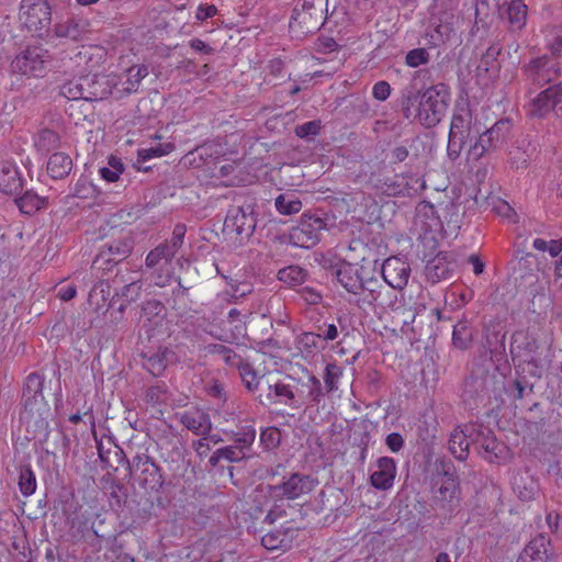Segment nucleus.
I'll return each mask as SVG.
<instances>
[{"mask_svg": "<svg viewBox=\"0 0 562 562\" xmlns=\"http://www.w3.org/2000/svg\"><path fill=\"white\" fill-rule=\"evenodd\" d=\"M140 295V283L139 281H132L122 289V299L131 304L135 302Z\"/></svg>", "mask_w": 562, "mask_h": 562, "instance_id": "603ef678", "label": "nucleus"}, {"mask_svg": "<svg viewBox=\"0 0 562 562\" xmlns=\"http://www.w3.org/2000/svg\"><path fill=\"white\" fill-rule=\"evenodd\" d=\"M20 12L29 31H46L50 25L52 9L47 0H22Z\"/></svg>", "mask_w": 562, "mask_h": 562, "instance_id": "6e6552de", "label": "nucleus"}, {"mask_svg": "<svg viewBox=\"0 0 562 562\" xmlns=\"http://www.w3.org/2000/svg\"><path fill=\"white\" fill-rule=\"evenodd\" d=\"M90 31L88 19L78 15H70L55 24L57 37H65L71 41H80Z\"/></svg>", "mask_w": 562, "mask_h": 562, "instance_id": "6ab92c4d", "label": "nucleus"}, {"mask_svg": "<svg viewBox=\"0 0 562 562\" xmlns=\"http://www.w3.org/2000/svg\"><path fill=\"white\" fill-rule=\"evenodd\" d=\"M396 467L393 459L383 457L376 462V469L371 474L372 486L378 490H389L393 486Z\"/></svg>", "mask_w": 562, "mask_h": 562, "instance_id": "5701e85b", "label": "nucleus"}, {"mask_svg": "<svg viewBox=\"0 0 562 562\" xmlns=\"http://www.w3.org/2000/svg\"><path fill=\"white\" fill-rule=\"evenodd\" d=\"M173 150V145L171 143H158L157 145H151L147 148H143V160L151 158V157H161L167 155Z\"/></svg>", "mask_w": 562, "mask_h": 562, "instance_id": "09e8293b", "label": "nucleus"}, {"mask_svg": "<svg viewBox=\"0 0 562 562\" xmlns=\"http://www.w3.org/2000/svg\"><path fill=\"white\" fill-rule=\"evenodd\" d=\"M44 376L33 372L26 376L22 403L25 411V418L34 419L35 425L47 436V416L50 412L48 403L43 395Z\"/></svg>", "mask_w": 562, "mask_h": 562, "instance_id": "39448f33", "label": "nucleus"}, {"mask_svg": "<svg viewBox=\"0 0 562 562\" xmlns=\"http://www.w3.org/2000/svg\"><path fill=\"white\" fill-rule=\"evenodd\" d=\"M434 485L438 486V496L436 498L439 502L450 505L458 503L460 494L459 481L457 475L450 472V469L439 473L434 479Z\"/></svg>", "mask_w": 562, "mask_h": 562, "instance_id": "a211bd4d", "label": "nucleus"}, {"mask_svg": "<svg viewBox=\"0 0 562 562\" xmlns=\"http://www.w3.org/2000/svg\"><path fill=\"white\" fill-rule=\"evenodd\" d=\"M318 485V480L310 474L291 473L283 477L281 484L260 486L258 495L271 498L297 499L310 495Z\"/></svg>", "mask_w": 562, "mask_h": 562, "instance_id": "423d86ee", "label": "nucleus"}, {"mask_svg": "<svg viewBox=\"0 0 562 562\" xmlns=\"http://www.w3.org/2000/svg\"><path fill=\"white\" fill-rule=\"evenodd\" d=\"M72 169L71 158L61 151L54 153L47 161V172L53 179H64Z\"/></svg>", "mask_w": 562, "mask_h": 562, "instance_id": "c85d7f7f", "label": "nucleus"}, {"mask_svg": "<svg viewBox=\"0 0 562 562\" xmlns=\"http://www.w3.org/2000/svg\"><path fill=\"white\" fill-rule=\"evenodd\" d=\"M473 445H476L480 456L491 463H502L510 458L509 448L496 439L491 430L477 427Z\"/></svg>", "mask_w": 562, "mask_h": 562, "instance_id": "1a4fd4ad", "label": "nucleus"}, {"mask_svg": "<svg viewBox=\"0 0 562 562\" xmlns=\"http://www.w3.org/2000/svg\"><path fill=\"white\" fill-rule=\"evenodd\" d=\"M217 13V8L213 4H200L195 12V19L205 21Z\"/></svg>", "mask_w": 562, "mask_h": 562, "instance_id": "13d9d810", "label": "nucleus"}, {"mask_svg": "<svg viewBox=\"0 0 562 562\" xmlns=\"http://www.w3.org/2000/svg\"><path fill=\"white\" fill-rule=\"evenodd\" d=\"M111 296V286L104 281L95 283L89 292L88 304L93 308L94 313L104 315L112 306V302L109 301Z\"/></svg>", "mask_w": 562, "mask_h": 562, "instance_id": "393cba45", "label": "nucleus"}, {"mask_svg": "<svg viewBox=\"0 0 562 562\" xmlns=\"http://www.w3.org/2000/svg\"><path fill=\"white\" fill-rule=\"evenodd\" d=\"M507 14L512 27L520 30L526 23L527 5L521 0H514L508 7Z\"/></svg>", "mask_w": 562, "mask_h": 562, "instance_id": "4c0bfd02", "label": "nucleus"}, {"mask_svg": "<svg viewBox=\"0 0 562 562\" xmlns=\"http://www.w3.org/2000/svg\"><path fill=\"white\" fill-rule=\"evenodd\" d=\"M23 189L22 176L12 161H0V191L5 194H19Z\"/></svg>", "mask_w": 562, "mask_h": 562, "instance_id": "4be33fe9", "label": "nucleus"}, {"mask_svg": "<svg viewBox=\"0 0 562 562\" xmlns=\"http://www.w3.org/2000/svg\"><path fill=\"white\" fill-rule=\"evenodd\" d=\"M548 547L549 540L540 535L529 542L522 555L531 562H548Z\"/></svg>", "mask_w": 562, "mask_h": 562, "instance_id": "7c9ffc66", "label": "nucleus"}, {"mask_svg": "<svg viewBox=\"0 0 562 562\" xmlns=\"http://www.w3.org/2000/svg\"><path fill=\"white\" fill-rule=\"evenodd\" d=\"M562 112V85H553L540 92L530 104V113L533 116H546L553 109Z\"/></svg>", "mask_w": 562, "mask_h": 562, "instance_id": "dca6fc26", "label": "nucleus"}, {"mask_svg": "<svg viewBox=\"0 0 562 562\" xmlns=\"http://www.w3.org/2000/svg\"><path fill=\"white\" fill-rule=\"evenodd\" d=\"M193 447L200 457H205L211 450V438H206L204 435L193 443Z\"/></svg>", "mask_w": 562, "mask_h": 562, "instance_id": "e2e57ef3", "label": "nucleus"}, {"mask_svg": "<svg viewBox=\"0 0 562 562\" xmlns=\"http://www.w3.org/2000/svg\"><path fill=\"white\" fill-rule=\"evenodd\" d=\"M411 266L398 257L387 258L382 266V277L393 289L403 290L408 283Z\"/></svg>", "mask_w": 562, "mask_h": 562, "instance_id": "2eb2a0df", "label": "nucleus"}, {"mask_svg": "<svg viewBox=\"0 0 562 562\" xmlns=\"http://www.w3.org/2000/svg\"><path fill=\"white\" fill-rule=\"evenodd\" d=\"M472 334L465 323H459L453 328V345L459 349H467L471 342Z\"/></svg>", "mask_w": 562, "mask_h": 562, "instance_id": "c03bdc74", "label": "nucleus"}, {"mask_svg": "<svg viewBox=\"0 0 562 562\" xmlns=\"http://www.w3.org/2000/svg\"><path fill=\"white\" fill-rule=\"evenodd\" d=\"M34 145L38 151L42 154H47L59 147L60 138L55 131L43 128L37 133L34 139Z\"/></svg>", "mask_w": 562, "mask_h": 562, "instance_id": "f704fd0d", "label": "nucleus"}, {"mask_svg": "<svg viewBox=\"0 0 562 562\" xmlns=\"http://www.w3.org/2000/svg\"><path fill=\"white\" fill-rule=\"evenodd\" d=\"M109 77L100 74L80 76L60 86V94L68 100L100 101L112 93Z\"/></svg>", "mask_w": 562, "mask_h": 562, "instance_id": "20e7f679", "label": "nucleus"}, {"mask_svg": "<svg viewBox=\"0 0 562 562\" xmlns=\"http://www.w3.org/2000/svg\"><path fill=\"white\" fill-rule=\"evenodd\" d=\"M167 349H161L147 360V370L151 375H160L167 367Z\"/></svg>", "mask_w": 562, "mask_h": 562, "instance_id": "a18cd8bd", "label": "nucleus"}, {"mask_svg": "<svg viewBox=\"0 0 562 562\" xmlns=\"http://www.w3.org/2000/svg\"><path fill=\"white\" fill-rule=\"evenodd\" d=\"M391 93V87L386 81H378L372 88L373 97L379 101H385Z\"/></svg>", "mask_w": 562, "mask_h": 562, "instance_id": "6e6d98bb", "label": "nucleus"}, {"mask_svg": "<svg viewBox=\"0 0 562 562\" xmlns=\"http://www.w3.org/2000/svg\"><path fill=\"white\" fill-rule=\"evenodd\" d=\"M143 313L147 317L148 331L165 325L166 307L160 302L148 301L145 306H143Z\"/></svg>", "mask_w": 562, "mask_h": 562, "instance_id": "c756f323", "label": "nucleus"}, {"mask_svg": "<svg viewBox=\"0 0 562 562\" xmlns=\"http://www.w3.org/2000/svg\"><path fill=\"white\" fill-rule=\"evenodd\" d=\"M514 491L521 501H530L537 494V484L529 479L528 481L520 477L514 483Z\"/></svg>", "mask_w": 562, "mask_h": 562, "instance_id": "37998d69", "label": "nucleus"}, {"mask_svg": "<svg viewBox=\"0 0 562 562\" xmlns=\"http://www.w3.org/2000/svg\"><path fill=\"white\" fill-rule=\"evenodd\" d=\"M341 375V369L335 363H328L325 368L324 381L328 391L336 389V382Z\"/></svg>", "mask_w": 562, "mask_h": 562, "instance_id": "8fccbe9b", "label": "nucleus"}, {"mask_svg": "<svg viewBox=\"0 0 562 562\" xmlns=\"http://www.w3.org/2000/svg\"><path fill=\"white\" fill-rule=\"evenodd\" d=\"M499 53V49L496 48V47H490L487 50H486V54L484 55V57L482 58L481 60V64H480V68L481 67H484L485 70H488L490 67L491 68H496L497 65H496V60H495V56Z\"/></svg>", "mask_w": 562, "mask_h": 562, "instance_id": "bf43d9fd", "label": "nucleus"}, {"mask_svg": "<svg viewBox=\"0 0 562 562\" xmlns=\"http://www.w3.org/2000/svg\"><path fill=\"white\" fill-rule=\"evenodd\" d=\"M454 269L453 260L448 252H439L430 259L425 268L427 280L437 283L449 278Z\"/></svg>", "mask_w": 562, "mask_h": 562, "instance_id": "412c9836", "label": "nucleus"}, {"mask_svg": "<svg viewBox=\"0 0 562 562\" xmlns=\"http://www.w3.org/2000/svg\"><path fill=\"white\" fill-rule=\"evenodd\" d=\"M552 345L553 336L548 330H538L531 334L519 331L512 337L510 352L521 362L543 368L549 366L554 357Z\"/></svg>", "mask_w": 562, "mask_h": 562, "instance_id": "f03ea898", "label": "nucleus"}, {"mask_svg": "<svg viewBox=\"0 0 562 562\" xmlns=\"http://www.w3.org/2000/svg\"><path fill=\"white\" fill-rule=\"evenodd\" d=\"M45 53L40 47H29L11 63L13 72L42 77L46 69Z\"/></svg>", "mask_w": 562, "mask_h": 562, "instance_id": "9b49d317", "label": "nucleus"}, {"mask_svg": "<svg viewBox=\"0 0 562 562\" xmlns=\"http://www.w3.org/2000/svg\"><path fill=\"white\" fill-rule=\"evenodd\" d=\"M255 227L254 217L241 207L232 209L224 221V232L236 235L240 241L250 237Z\"/></svg>", "mask_w": 562, "mask_h": 562, "instance_id": "ddd939ff", "label": "nucleus"}, {"mask_svg": "<svg viewBox=\"0 0 562 562\" xmlns=\"http://www.w3.org/2000/svg\"><path fill=\"white\" fill-rule=\"evenodd\" d=\"M429 61V53L425 48H415L406 54L405 63L407 66L415 68Z\"/></svg>", "mask_w": 562, "mask_h": 562, "instance_id": "49530a36", "label": "nucleus"}, {"mask_svg": "<svg viewBox=\"0 0 562 562\" xmlns=\"http://www.w3.org/2000/svg\"><path fill=\"white\" fill-rule=\"evenodd\" d=\"M108 166L115 171V173L117 176H120L121 173L124 172V166H123V162L121 160V158L119 157H115V156H110L109 159H108Z\"/></svg>", "mask_w": 562, "mask_h": 562, "instance_id": "774afa93", "label": "nucleus"}, {"mask_svg": "<svg viewBox=\"0 0 562 562\" xmlns=\"http://www.w3.org/2000/svg\"><path fill=\"white\" fill-rule=\"evenodd\" d=\"M173 250L172 247L168 244H161L158 247H156L154 250H151L147 257H146V265L149 268L154 267H169L170 261L173 257Z\"/></svg>", "mask_w": 562, "mask_h": 562, "instance_id": "473e14b6", "label": "nucleus"}, {"mask_svg": "<svg viewBox=\"0 0 562 562\" xmlns=\"http://www.w3.org/2000/svg\"><path fill=\"white\" fill-rule=\"evenodd\" d=\"M15 203L22 213L31 215L45 207L47 199L40 196L32 190H27L23 195L15 199Z\"/></svg>", "mask_w": 562, "mask_h": 562, "instance_id": "2f4dec72", "label": "nucleus"}, {"mask_svg": "<svg viewBox=\"0 0 562 562\" xmlns=\"http://www.w3.org/2000/svg\"><path fill=\"white\" fill-rule=\"evenodd\" d=\"M214 351L224 352V360L231 366H236L239 370L240 378L249 391L257 390L260 378L248 362H243L235 353L222 345H215Z\"/></svg>", "mask_w": 562, "mask_h": 562, "instance_id": "aec40b11", "label": "nucleus"}, {"mask_svg": "<svg viewBox=\"0 0 562 562\" xmlns=\"http://www.w3.org/2000/svg\"><path fill=\"white\" fill-rule=\"evenodd\" d=\"M325 226L326 224L321 217L303 214L297 225L292 227L284 238L292 246L311 248L318 243L321 231Z\"/></svg>", "mask_w": 562, "mask_h": 562, "instance_id": "0eeeda50", "label": "nucleus"}, {"mask_svg": "<svg viewBox=\"0 0 562 562\" xmlns=\"http://www.w3.org/2000/svg\"><path fill=\"white\" fill-rule=\"evenodd\" d=\"M294 536V529H278L263 535L261 543L268 550H288L293 544Z\"/></svg>", "mask_w": 562, "mask_h": 562, "instance_id": "bb28decb", "label": "nucleus"}, {"mask_svg": "<svg viewBox=\"0 0 562 562\" xmlns=\"http://www.w3.org/2000/svg\"><path fill=\"white\" fill-rule=\"evenodd\" d=\"M321 128V124L317 121H310L295 127L296 136L303 138L307 136L317 135Z\"/></svg>", "mask_w": 562, "mask_h": 562, "instance_id": "864d4df0", "label": "nucleus"}, {"mask_svg": "<svg viewBox=\"0 0 562 562\" xmlns=\"http://www.w3.org/2000/svg\"><path fill=\"white\" fill-rule=\"evenodd\" d=\"M100 460L104 468L116 473L117 480H128L131 483L132 465L126 460L123 450L110 437H108V450L100 449Z\"/></svg>", "mask_w": 562, "mask_h": 562, "instance_id": "f8f14e48", "label": "nucleus"}, {"mask_svg": "<svg viewBox=\"0 0 562 562\" xmlns=\"http://www.w3.org/2000/svg\"><path fill=\"white\" fill-rule=\"evenodd\" d=\"M36 486V476L31 465H22L19 473V490L21 494L29 497L35 493Z\"/></svg>", "mask_w": 562, "mask_h": 562, "instance_id": "e433bc0d", "label": "nucleus"}, {"mask_svg": "<svg viewBox=\"0 0 562 562\" xmlns=\"http://www.w3.org/2000/svg\"><path fill=\"white\" fill-rule=\"evenodd\" d=\"M77 294V286L75 284H67L65 286L59 288L57 296L61 301H70L72 300Z\"/></svg>", "mask_w": 562, "mask_h": 562, "instance_id": "69168bd1", "label": "nucleus"}, {"mask_svg": "<svg viewBox=\"0 0 562 562\" xmlns=\"http://www.w3.org/2000/svg\"><path fill=\"white\" fill-rule=\"evenodd\" d=\"M277 211L282 215L296 214L302 210V202L291 193H281L274 202Z\"/></svg>", "mask_w": 562, "mask_h": 562, "instance_id": "c9c22d12", "label": "nucleus"}, {"mask_svg": "<svg viewBox=\"0 0 562 562\" xmlns=\"http://www.w3.org/2000/svg\"><path fill=\"white\" fill-rule=\"evenodd\" d=\"M256 438V430L252 426H246L240 431L235 434V445L247 457L249 456L250 448Z\"/></svg>", "mask_w": 562, "mask_h": 562, "instance_id": "a19ab883", "label": "nucleus"}, {"mask_svg": "<svg viewBox=\"0 0 562 562\" xmlns=\"http://www.w3.org/2000/svg\"><path fill=\"white\" fill-rule=\"evenodd\" d=\"M495 134L497 125L483 130L481 124L473 120L468 106L457 108L450 123L448 156L456 160L464 151L467 164L472 167L492 147Z\"/></svg>", "mask_w": 562, "mask_h": 562, "instance_id": "f257e3e1", "label": "nucleus"}, {"mask_svg": "<svg viewBox=\"0 0 562 562\" xmlns=\"http://www.w3.org/2000/svg\"><path fill=\"white\" fill-rule=\"evenodd\" d=\"M528 76L538 83L549 82L552 80L551 72L555 74L551 60L547 57H540L531 60L526 67Z\"/></svg>", "mask_w": 562, "mask_h": 562, "instance_id": "cd10ccee", "label": "nucleus"}, {"mask_svg": "<svg viewBox=\"0 0 562 562\" xmlns=\"http://www.w3.org/2000/svg\"><path fill=\"white\" fill-rule=\"evenodd\" d=\"M322 336L313 333H303L296 339L299 349L306 352H312V349L317 348Z\"/></svg>", "mask_w": 562, "mask_h": 562, "instance_id": "de8ad7c7", "label": "nucleus"}, {"mask_svg": "<svg viewBox=\"0 0 562 562\" xmlns=\"http://www.w3.org/2000/svg\"><path fill=\"white\" fill-rule=\"evenodd\" d=\"M494 210L499 216L513 222L516 221V212L506 201L498 200L494 205Z\"/></svg>", "mask_w": 562, "mask_h": 562, "instance_id": "5fc2aeb1", "label": "nucleus"}, {"mask_svg": "<svg viewBox=\"0 0 562 562\" xmlns=\"http://www.w3.org/2000/svg\"><path fill=\"white\" fill-rule=\"evenodd\" d=\"M247 456L238 449L236 446H227L217 449L210 458V463L216 465L221 460H227L229 462H238L245 459Z\"/></svg>", "mask_w": 562, "mask_h": 562, "instance_id": "58836bf2", "label": "nucleus"}, {"mask_svg": "<svg viewBox=\"0 0 562 562\" xmlns=\"http://www.w3.org/2000/svg\"><path fill=\"white\" fill-rule=\"evenodd\" d=\"M336 278L338 283L349 293H356L361 289L362 278L360 277L357 266L342 262L336 270Z\"/></svg>", "mask_w": 562, "mask_h": 562, "instance_id": "a878e982", "label": "nucleus"}, {"mask_svg": "<svg viewBox=\"0 0 562 562\" xmlns=\"http://www.w3.org/2000/svg\"><path fill=\"white\" fill-rule=\"evenodd\" d=\"M134 247L130 237L115 240L102 248L92 262L93 270H111L119 261L127 257Z\"/></svg>", "mask_w": 562, "mask_h": 562, "instance_id": "9d476101", "label": "nucleus"}, {"mask_svg": "<svg viewBox=\"0 0 562 562\" xmlns=\"http://www.w3.org/2000/svg\"><path fill=\"white\" fill-rule=\"evenodd\" d=\"M386 446L392 452L400 451L404 446V439L398 432H392L386 437Z\"/></svg>", "mask_w": 562, "mask_h": 562, "instance_id": "052dcab7", "label": "nucleus"}, {"mask_svg": "<svg viewBox=\"0 0 562 562\" xmlns=\"http://www.w3.org/2000/svg\"><path fill=\"white\" fill-rule=\"evenodd\" d=\"M305 277V271L297 266H289L286 268L281 269L278 272L279 280L289 285H296L303 283Z\"/></svg>", "mask_w": 562, "mask_h": 562, "instance_id": "ea45409f", "label": "nucleus"}, {"mask_svg": "<svg viewBox=\"0 0 562 562\" xmlns=\"http://www.w3.org/2000/svg\"><path fill=\"white\" fill-rule=\"evenodd\" d=\"M322 0H303L300 4L297 3L291 15V25L297 23L306 32L317 27L323 10Z\"/></svg>", "mask_w": 562, "mask_h": 562, "instance_id": "4468645a", "label": "nucleus"}, {"mask_svg": "<svg viewBox=\"0 0 562 562\" xmlns=\"http://www.w3.org/2000/svg\"><path fill=\"white\" fill-rule=\"evenodd\" d=\"M183 236H184L183 227L177 226L173 232L172 244H169L172 247L173 255L176 254L178 247L182 244Z\"/></svg>", "mask_w": 562, "mask_h": 562, "instance_id": "338daca9", "label": "nucleus"}, {"mask_svg": "<svg viewBox=\"0 0 562 562\" xmlns=\"http://www.w3.org/2000/svg\"><path fill=\"white\" fill-rule=\"evenodd\" d=\"M350 302L357 304L360 308L374 307L375 305H382L379 300L382 296V292L367 288L363 283L361 289L356 293L351 294Z\"/></svg>", "mask_w": 562, "mask_h": 562, "instance_id": "72a5a7b5", "label": "nucleus"}, {"mask_svg": "<svg viewBox=\"0 0 562 562\" xmlns=\"http://www.w3.org/2000/svg\"><path fill=\"white\" fill-rule=\"evenodd\" d=\"M308 389V398L312 402H317L322 395V386L318 379L315 376H310L306 383Z\"/></svg>", "mask_w": 562, "mask_h": 562, "instance_id": "4d7b16f0", "label": "nucleus"}, {"mask_svg": "<svg viewBox=\"0 0 562 562\" xmlns=\"http://www.w3.org/2000/svg\"><path fill=\"white\" fill-rule=\"evenodd\" d=\"M450 90L443 83H438L426 89L418 98V105L415 113L411 106L405 108V116L414 115L419 123L426 127L437 125L445 116L450 102Z\"/></svg>", "mask_w": 562, "mask_h": 562, "instance_id": "7ed1b4c3", "label": "nucleus"}, {"mask_svg": "<svg viewBox=\"0 0 562 562\" xmlns=\"http://www.w3.org/2000/svg\"><path fill=\"white\" fill-rule=\"evenodd\" d=\"M207 394L216 397V398H224V386L216 380H212L206 385Z\"/></svg>", "mask_w": 562, "mask_h": 562, "instance_id": "0e129e2a", "label": "nucleus"}, {"mask_svg": "<svg viewBox=\"0 0 562 562\" xmlns=\"http://www.w3.org/2000/svg\"><path fill=\"white\" fill-rule=\"evenodd\" d=\"M260 440L268 449H272L280 442V432L274 427L266 428L260 434Z\"/></svg>", "mask_w": 562, "mask_h": 562, "instance_id": "3c124183", "label": "nucleus"}, {"mask_svg": "<svg viewBox=\"0 0 562 562\" xmlns=\"http://www.w3.org/2000/svg\"><path fill=\"white\" fill-rule=\"evenodd\" d=\"M477 432L475 425L457 427L450 435L449 450L456 459L463 461L468 458L469 447L473 443Z\"/></svg>", "mask_w": 562, "mask_h": 562, "instance_id": "f3484780", "label": "nucleus"}, {"mask_svg": "<svg viewBox=\"0 0 562 562\" xmlns=\"http://www.w3.org/2000/svg\"><path fill=\"white\" fill-rule=\"evenodd\" d=\"M390 308L397 316H403L402 322H403L404 325H408V324H412L414 322L415 314H414V312L411 308L405 310V308H402L400 305H395V304H390Z\"/></svg>", "mask_w": 562, "mask_h": 562, "instance_id": "680f3d73", "label": "nucleus"}, {"mask_svg": "<svg viewBox=\"0 0 562 562\" xmlns=\"http://www.w3.org/2000/svg\"><path fill=\"white\" fill-rule=\"evenodd\" d=\"M268 397L272 402H280L289 404L294 400V393L290 385L284 383H274L273 385H269Z\"/></svg>", "mask_w": 562, "mask_h": 562, "instance_id": "79ce46f5", "label": "nucleus"}, {"mask_svg": "<svg viewBox=\"0 0 562 562\" xmlns=\"http://www.w3.org/2000/svg\"><path fill=\"white\" fill-rule=\"evenodd\" d=\"M182 425L195 435H207L212 428L210 416L200 408L192 407L180 415Z\"/></svg>", "mask_w": 562, "mask_h": 562, "instance_id": "b1692460", "label": "nucleus"}]
</instances>
